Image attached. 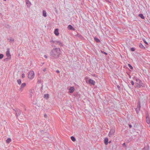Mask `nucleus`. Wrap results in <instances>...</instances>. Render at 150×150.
<instances>
[{"label": "nucleus", "instance_id": "1", "mask_svg": "<svg viewBox=\"0 0 150 150\" xmlns=\"http://www.w3.org/2000/svg\"><path fill=\"white\" fill-rule=\"evenodd\" d=\"M61 52V51L59 48H56L53 49L50 53L51 58L53 59L58 58Z\"/></svg>", "mask_w": 150, "mask_h": 150}, {"label": "nucleus", "instance_id": "2", "mask_svg": "<svg viewBox=\"0 0 150 150\" xmlns=\"http://www.w3.org/2000/svg\"><path fill=\"white\" fill-rule=\"evenodd\" d=\"M34 76V73L33 71H31L29 72L28 77L30 79H32Z\"/></svg>", "mask_w": 150, "mask_h": 150}, {"label": "nucleus", "instance_id": "3", "mask_svg": "<svg viewBox=\"0 0 150 150\" xmlns=\"http://www.w3.org/2000/svg\"><path fill=\"white\" fill-rule=\"evenodd\" d=\"M16 112V115L17 117H18V116L20 115L21 114V111L19 109H16V110H13Z\"/></svg>", "mask_w": 150, "mask_h": 150}, {"label": "nucleus", "instance_id": "4", "mask_svg": "<svg viewBox=\"0 0 150 150\" xmlns=\"http://www.w3.org/2000/svg\"><path fill=\"white\" fill-rule=\"evenodd\" d=\"M115 132V129H112L108 134L109 137H111Z\"/></svg>", "mask_w": 150, "mask_h": 150}, {"label": "nucleus", "instance_id": "5", "mask_svg": "<svg viewBox=\"0 0 150 150\" xmlns=\"http://www.w3.org/2000/svg\"><path fill=\"white\" fill-rule=\"evenodd\" d=\"M6 50H7V51H6V55L7 57H11V55L10 53L9 48H7Z\"/></svg>", "mask_w": 150, "mask_h": 150}, {"label": "nucleus", "instance_id": "6", "mask_svg": "<svg viewBox=\"0 0 150 150\" xmlns=\"http://www.w3.org/2000/svg\"><path fill=\"white\" fill-rule=\"evenodd\" d=\"M140 108V103L139 104H138L137 107L136 109V111L137 113H138L139 112Z\"/></svg>", "mask_w": 150, "mask_h": 150}, {"label": "nucleus", "instance_id": "7", "mask_svg": "<svg viewBox=\"0 0 150 150\" xmlns=\"http://www.w3.org/2000/svg\"><path fill=\"white\" fill-rule=\"evenodd\" d=\"M146 121L148 124H149L150 123L149 116L148 114H147V115L146 116Z\"/></svg>", "mask_w": 150, "mask_h": 150}, {"label": "nucleus", "instance_id": "8", "mask_svg": "<svg viewBox=\"0 0 150 150\" xmlns=\"http://www.w3.org/2000/svg\"><path fill=\"white\" fill-rule=\"evenodd\" d=\"M55 44L58 45L60 46L61 47H62L63 46V43L59 41L56 40Z\"/></svg>", "mask_w": 150, "mask_h": 150}, {"label": "nucleus", "instance_id": "9", "mask_svg": "<svg viewBox=\"0 0 150 150\" xmlns=\"http://www.w3.org/2000/svg\"><path fill=\"white\" fill-rule=\"evenodd\" d=\"M89 83L93 85H94L95 83V82L94 81L92 80V79H90L88 81Z\"/></svg>", "mask_w": 150, "mask_h": 150}, {"label": "nucleus", "instance_id": "10", "mask_svg": "<svg viewBox=\"0 0 150 150\" xmlns=\"http://www.w3.org/2000/svg\"><path fill=\"white\" fill-rule=\"evenodd\" d=\"M26 86V83H23L21 86V88H20L19 91H22V89L24 88Z\"/></svg>", "mask_w": 150, "mask_h": 150}, {"label": "nucleus", "instance_id": "11", "mask_svg": "<svg viewBox=\"0 0 150 150\" xmlns=\"http://www.w3.org/2000/svg\"><path fill=\"white\" fill-rule=\"evenodd\" d=\"M54 33L56 36H58L59 35V30L58 29H56L54 31Z\"/></svg>", "mask_w": 150, "mask_h": 150}, {"label": "nucleus", "instance_id": "12", "mask_svg": "<svg viewBox=\"0 0 150 150\" xmlns=\"http://www.w3.org/2000/svg\"><path fill=\"white\" fill-rule=\"evenodd\" d=\"M74 88L73 87H71L69 89L70 93H72L74 91Z\"/></svg>", "mask_w": 150, "mask_h": 150}, {"label": "nucleus", "instance_id": "13", "mask_svg": "<svg viewBox=\"0 0 150 150\" xmlns=\"http://www.w3.org/2000/svg\"><path fill=\"white\" fill-rule=\"evenodd\" d=\"M68 29L73 30H75V29L71 25H69L68 26Z\"/></svg>", "mask_w": 150, "mask_h": 150}, {"label": "nucleus", "instance_id": "14", "mask_svg": "<svg viewBox=\"0 0 150 150\" xmlns=\"http://www.w3.org/2000/svg\"><path fill=\"white\" fill-rule=\"evenodd\" d=\"M26 3L27 7L28 8L29 7L31 4L30 2L29 1L28 2H26Z\"/></svg>", "mask_w": 150, "mask_h": 150}, {"label": "nucleus", "instance_id": "15", "mask_svg": "<svg viewBox=\"0 0 150 150\" xmlns=\"http://www.w3.org/2000/svg\"><path fill=\"white\" fill-rule=\"evenodd\" d=\"M108 139L107 138H106L104 140V143L105 145H107L108 144Z\"/></svg>", "mask_w": 150, "mask_h": 150}, {"label": "nucleus", "instance_id": "16", "mask_svg": "<svg viewBox=\"0 0 150 150\" xmlns=\"http://www.w3.org/2000/svg\"><path fill=\"white\" fill-rule=\"evenodd\" d=\"M49 95L48 94H45L44 95V97L46 99H47L49 98Z\"/></svg>", "mask_w": 150, "mask_h": 150}, {"label": "nucleus", "instance_id": "17", "mask_svg": "<svg viewBox=\"0 0 150 150\" xmlns=\"http://www.w3.org/2000/svg\"><path fill=\"white\" fill-rule=\"evenodd\" d=\"M135 88H140V85L139 83H136L135 84Z\"/></svg>", "mask_w": 150, "mask_h": 150}, {"label": "nucleus", "instance_id": "18", "mask_svg": "<svg viewBox=\"0 0 150 150\" xmlns=\"http://www.w3.org/2000/svg\"><path fill=\"white\" fill-rule=\"evenodd\" d=\"M139 47L140 48L142 49H145V47L142 45L141 43H140L139 44Z\"/></svg>", "mask_w": 150, "mask_h": 150}, {"label": "nucleus", "instance_id": "19", "mask_svg": "<svg viewBox=\"0 0 150 150\" xmlns=\"http://www.w3.org/2000/svg\"><path fill=\"white\" fill-rule=\"evenodd\" d=\"M43 16L44 17H46L47 16V13L46 12L45 10H43Z\"/></svg>", "mask_w": 150, "mask_h": 150}, {"label": "nucleus", "instance_id": "20", "mask_svg": "<svg viewBox=\"0 0 150 150\" xmlns=\"http://www.w3.org/2000/svg\"><path fill=\"white\" fill-rule=\"evenodd\" d=\"M8 40H9V39H8ZM14 41V39L13 38L11 37L9 39V42H13Z\"/></svg>", "mask_w": 150, "mask_h": 150}, {"label": "nucleus", "instance_id": "21", "mask_svg": "<svg viewBox=\"0 0 150 150\" xmlns=\"http://www.w3.org/2000/svg\"><path fill=\"white\" fill-rule=\"evenodd\" d=\"M139 16L142 19H144L145 17L143 16V14H140L139 15Z\"/></svg>", "mask_w": 150, "mask_h": 150}, {"label": "nucleus", "instance_id": "22", "mask_svg": "<svg viewBox=\"0 0 150 150\" xmlns=\"http://www.w3.org/2000/svg\"><path fill=\"white\" fill-rule=\"evenodd\" d=\"M95 40L97 42H100V40L97 38L95 37L94 38Z\"/></svg>", "mask_w": 150, "mask_h": 150}, {"label": "nucleus", "instance_id": "23", "mask_svg": "<svg viewBox=\"0 0 150 150\" xmlns=\"http://www.w3.org/2000/svg\"><path fill=\"white\" fill-rule=\"evenodd\" d=\"M11 141V139L10 138H8L6 140V142L7 143H9Z\"/></svg>", "mask_w": 150, "mask_h": 150}, {"label": "nucleus", "instance_id": "24", "mask_svg": "<svg viewBox=\"0 0 150 150\" xmlns=\"http://www.w3.org/2000/svg\"><path fill=\"white\" fill-rule=\"evenodd\" d=\"M135 80L136 81V82H137V83H140V82H141V80H140L139 79H137V78Z\"/></svg>", "mask_w": 150, "mask_h": 150}, {"label": "nucleus", "instance_id": "25", "mask_svg": "<svg viewBox=\"0 0 150 150\" xmlns=\"http://www.w3.org/2000/svg\"><path fill=\"white\" fill-rule=\"evenodd\" d=\"M140 85V87L141 86H142V87H144L145 86V84L143 83L142 81H141V82H140V83H139Z\"/></svg>", "mask_w": 150, "mask_h": 150}, {"label": "nucleus", "instance_id": "26", "mask_svg": "<svg viewBox=\"0 0 150 150\" xmlns=\"http://www.w3.org/2000/svg\"><path fill=\"white\" fill-rule=\"evenodd\" d=\"M71 139L73 142H75L76 141L75 138L73 136H71Z\"/></svg>", "mask_w": 150, "mask_h": 150}, {"label": "nucleus", "instance_id": "27", "mask_svg": "<svg viewBox=\"0 0 150 150\" xmlns=\"http://www.w3.org/2000/svg\"><path fill=\"white\" fill-rule=\"evenodd\" d=\"M17 82L19 84H20L21 83V80L20 79H18Z\"/></svg>", "mask_w": 150, "mask_h": 150}, {"label": "nucleus", "instance_id": "28", "mask_svg": "<svg viewBox=\"0 0 150 150\" xmlns=\"http://www.w3.org/2000/svg\"><path fill=\"white\" fill-rule=\"evenodd\" d=\"M56 40H51L50 41V42L51 43V44H53L54 43L55 44V43H56Z\"/></svg>", "mask_w": 150, "mask_h": 150}, {"label": "nucleus", "instance_id": "29", "mask_svg": "<svg viewBox=\"0 0 150 150\" xmlns=\"http://www.w3.org/2000/svg\"><path fill=\"white\" fill-rule=\"evenodd\" d=\"M128 66H129V68L131 69H132L133 68V67L129 64H128Z\"/></svg>", "mask_w": 150, "mask_h": 150}, {"label": "nucleus", "instance_id": "30", "mask_svg": "<svg viewBox=\"0 0 150 150\" xmlns=\"http://www.w3.org/2000/svg\"><path fill=\"white\" fill-rule=\"evenodd\" d=\"M4 57V55L3 54H0V59H2Z\"/></svg>", "mask_w": 150, "mask_h": 150}, {"label": "nucleus", "instance_id": "31", "mask_svg": "<svg viewBox=\"0 0 150 150\" xmlns=\"http://www.w3.org/2000/svg\"><path fill=\"white\" fill-rule=\"evenodd\" d=\"M142 150H149V148L147 147H144V149H143Z\"/></svg>", "mask_w": 150, "mask_h": 150}, {"label": "nucleus", "instance_id": "32", "mask_svg": "<svg viewBox=\"0 0 150 150\" xmlns=\"http://www.w3.org/2000/svg\"><path fill=\"white\" fill-rule=\"evenodd\" d=\"M135 50V48L134 47H132L131 48V50L132 51H134Z\"/></svg>", "mask_w": 150, "mask_h": 150}, {"label": "nucleus", "instance_id": "33", "mask_svg": "<svg viewBox=\"0 0 150 150\" xmlns=\"http://www.w3.org/2000/svg\"><path fill=\"white\" fill-rule=\"evenodd\" d=\"M101 52L103 53V54H105V55H107V53L104 52L102 50H101Z\"/></svg>", "mask_w": 150, "mask_h": 150}, {"label": "nucleus", "instance_id": "34", "mask_svg": "<svg viewBox=\"0 0 150 150\" xmlns=\"http://www.w3.org/2000/svg\"><path fill=\"white\" fill-rule=\"evenodd\" d=\"M22 77L23 78H24L25 77V74H22Z\"/></svg>", "mask_w": 150, "mask_h": 150}, {"label": "nucleus", "instance_id": "35", "mask_svg": "<svg viewBox=\"0 0 150 150\" xmlns=\"http://www.w3.org/2000/svg\"><path fill=\"white\" fill-rule=\"evenodd\" d=\"M131 83L132 84V85H134V81H131Z\"/></svg>", "mask_w": 150, "mask_h": 150}, {"label": "nucleus", "instance_id": "36", "mask_svg": "<svg viewBox=\"0 0 150 150\" xmlns=\"http://www.w3.org/2000/svg\"><path fill=\"white\" fill-rule=\"evenodd\" d=\"M144 43H145L147 45H148V43H147V42H146L145 40H144Z\"/></svg>", "mask_w": 150, "mask_h": 150}, {"label": "nucleus", "instance_id": "37", "mask_svg": "<svg viewBox=\"0 0 150 150\" xmlns=\"http://www.w3.org/2000/svg\"><path fill=\"white\" fill-rule=\"evenodd\" d=\"M122 146H125V147H126V144H125V143H124L123 144H122Z\"/></svg>", "mask_w": 150, "mask_h": 150}, {"label": "nucleus", "instance_id": "38", "mask_svg": "<svg viewBox=\"0 0 150 150\" xmlns=\"http://www.w3.org/2000/svg\"><path fill=\"white\" fill-rule=\"evenodd\" d=\"M43 71H44V72H45L46 71V68H44Z\"/></svg>", "mask_w": 150, "mask_h": 150}, {"label": "nucleus", "instance_id": "39", "mask_svg": "<svg viewBox=\"0 0 150 150\" xmlns=\"http://www.w3.org/2000/svg\"><path fill=\"white\" fill-rule=\"evenodd\" d=\"M129 127L130 128H131L132 127V126L131 124L129 125Z\"/></svg>", "mask_w": 150, "mask_h": 150}, {"label": "nucleus", "instance_id": "40", "mask_svg": "<svg viewBox=\"0 0 150 150\" xmlns=\"http://www.w3.org/2000/svg\"><path fill=\"white\" fill-rule=\"evenodd\" d=\"M47 117V115L46 114H45L44 115V117L45 118H46Z\"/></svg>", "mask_w": 150, "mask_h": 150}, {"label": "nucleus", "instance_id": "41", "mask_svg": "<svg viewBox=\"0 0 150 150\" xmlns=\"http://www.w3.org/2000/svg\"><path fill=\"white\" fill-rule=\"evenodd\" d=\"M56 72L58 73H59V71L58 70H57L56 71Z\"/></svg>", "mask_w": 150, "mask_h": 150}, {"label": "nucleus", "instance_id": "42", "mask_svg": "<svg viewBox=\"0 0 150 150\" xmlns=\"http://www.w3.org/2000/svg\"><path fill=\"white\" fill-rule=\"evenodd\" d=\"M44 57H45V58H47V56L46 55H44Z\"/></svg>", "mask_w": 150, "mask_h": 150}, {"label": "nucleus", "instance_id": "43", "mask_svg": "<svg viewBox=\"0 0 150 150\" xmlns=\"http://www.w3.org/2000/svg\"><path fill=\"white\" fill-rule=\"evenodd\" d=\"M8 59L7 58H6L4 59V61H7V60H8Z\"/></svg>", "mask_w": 150, "mask_h": 150}, {"label": "nucleus", "instance_id": "44", "mask_svg": "<svg viewBox=\"0 0 150 150\" xmlns=\"http://www.w3.org/2000/svg\"><path fill=\"white\" fill-rule=\"evenodd\" d=\"M29 1V0H25V1L26 2H28Z\"/></svg>", "mask_w": 150, "mask_h": 150}, {"label": "nucleus", "instance_id": "45", "mask_svg": "<svg viewBox=\"0 0 150 150\" xmlns=\"http://www.w3.org/2000/svg\"><path fill=\"white\" fill-rule=\"evenodd\" d=\"M117 87H118V88H120V86H117Z\"/></svg>", "mask_w": 150, "mask_h": 150}, {"label": "nucleus", "instance_id": "46", "mask_svg": "<svg viewBox=\"0 0 150 150\" xmlns=\"http://www.w3.org/2000/svg\"><path fill=\"white\" fill-rule=\"evenodd\" d=\"M41 132H43V130H41Z\"/></svg>", "mask_w": 150, "mask_h": 150}, {"label": "nucleus", "instance_id": "47", "mask_svg": "<svg viewBox=\"0 0 150 150\" xmlns=\"http://www.w3.org/2000/svg\"><path fill=\"white\" fill-rule=\"evenodd\" d=\"M39 82L40 83H41V81H39Z\"/></svg>", "mask_w": 150, "mask_h": 150}, {"label": "nucleus", "instance_id": "48", "mask_svg": "<svg viewBox=\"0 0 150 150\" xmlns=\"http://www.w3.org/2000/svg\"><path fill=\"white\" fill-rule=\"evenodd\" d=\"M110 142H111L110 141H109V143H110Z\"/></svg>", "mask_w": 150, "mask_h": 150}, {"label": "nucleus", "instance_id": "49", "mask_svg": "<svg viewBox=\"0 0 150 150\" xmlns=\"http://www.w3.org/2000/svg\"><path fill=\"white\" fill-rule=\"evenodd\" d=\"M4 1H6V0H4Z\"/></svg>", "mask_w": 150, "mask_h": 150}]
</instances>
